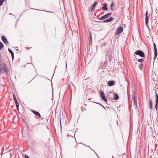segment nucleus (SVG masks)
<instances>
[{"label": "nucleus", "instance_id": "obj_1", "mask_svg": "<svg viewBox=\"0 0 158 158\" xmlns=\"http://www.w3.org/2000/svg\"><path fill=\"white\" fill-rule=\"evenodd\" d=\"M9 72V69L5 63H0V75L4 73H7Z\"/></svg>", "mask_w": 158, "mask_h": 158}, {"label": "nucleus", "instance_id": "obj_2", "mask_svg": "<svg viewBox=\"0 0 158 158\" xmlns=\"http://www.w3.org/2000/svg\"><path fill=\"white\" fill-rule=\"evenodd\" d=\"M136 97V94L135 92H134L133 93L132 95V101L133 105L135 107V108H136L137 107V101L135 99V97Z\"/></svg>", "mask_w": 158, "mask_h": 158}, {"label": "nucleus", "instance_id": "obj_3", "mask_svg": "<svg viewBox=\"0 0 158 158\" xmlns=\"http://www.w3.org/2000/svg\"><path fill=\"white\" fill-rule=\"evenodd\" d=\"M135 54L141 57H145V55L143 52L140 50H137L135 52Z\"/></svg>", "mask_w": 158, "mask_h": 158}, {"label": "nucleus", "instance_id": "obj_4", "mask_svg": "<svg viewBox=\"0 0 158 158\" xmlns=\"http://www.w3.org/2000/svg\"><path fill=\"white\" fill-rule=\"evenodd\" d=\"M100 94L101 96V98H102V100H103L104 101H105L106 103H107V98L105 97V95L104 92L101 90L100 92Z\"/></svg>", "mask_w": 158, "mask_h": 158}, {"label": "nucleus", "instance_id": "obj_5", "mask_svg": "<svg viewBox=\"0 0 158 158\" xmlns=\"http://www.w3.org/2000/svg\"><path fill=\"white\" fill-rule=\"evenodd\" d=\"M156 94V103H155V109L156 111H157L158 108V94L157 92H155Z\"/></svg>", "mask_w": 158, "mask_h": 158}, {"label": "nucleus", "instance_id": "obj_6", "mask_svg": "<svg viewBox=\"0 0 158 158\" xmlns=\"http://www.w3.org/2000/svg\"><path fill=\"white\" fill-rule=\"evenodd\" d=\"M148 11H147L146 13V15H145V25L146 27H148V21H149V17L148 16Z\"/></svg>", "mask_w": 158, "mask_h": 158}, {"label": "nucleus", "instance_id": "obj_7", "mask_svg": "<svg viewBox=\"0 0 158 158\" xmlns=\"http://www.w3.org/2000/svg\"><path fill=\"white\" fill-rule=\"evenodd\" d=\"M123 29L122 27H118L116 31L115 34L116 35L119 34L123 32Z\"/></svg>", "mask_w": 158, "mask_h": 158}, {"label": "nucleus", "instance_id": "obj_8", "mask_svg": "<svg viewBox=\"0 0 158 158\" xmlns=\"http://www.w3.org/2000/svg\"><path fill=\"white\" fill-rule=\"evenodd\" d=\"M153 45L154 50V59H155L156 58L157 55V49L156 44L154 43H153Z\"/></svg>", "mask_w": 158, "mask_h": 158}, {"label": "nucleus", "instance_id": "obj_9", "mask_svg": "<svg viewBox=\"0 0 158 158\" xmlns=\"http://www.w3.org/2000/svg\"><path fill=\"white\" fill-rule=\"evenodd\" d=\"M111 14H112L111 13H107L105 15L100 17V18L98 19L100 20H102L105 19L109 17V16L110 15H111Z\"/></svg>", "mask_w": 158, "mask_h": 158}, {"label": "nucleus", "instance_id": "obj_10", "mask_svg": "<svg viewBox=\"0 0 158 158\" xmlns=\"http://www.w3.org/2000/svg\"><path fill=\"white\" fill-rule=\"evenodd\" d=\"M115 82L114 81H109L107 82V85L111 87L115 85Z\"/></svg>", "mask_w": 158, "mask_h": 158}, {"label": "nucleus", "instance_id": "obj_11", "mask_svg": "<svg viewBox=\"0 0 158 158\" xmlns=\"http://www.w3.org/2000/svg\"><path fill=\"white\" fill-rule=\"evenodd\" d=\"M98 4V2L95 1L93 5L90 6V8L91 9V11H93L95 10V7Z\"/></svg>", "mask_w": 158, "mask_h": 158}, {"label": "nucleus", "instance_id": "obj_12", "mask_svg": "<svg viewBox=\"0 0 158 158\" xmlns=\"http://www.w3.org/2000/svg\"><path fill=\"white\" fill-rule=\"evenodd\" d=\"M157 22V20L156 19H155L153 20L152 19V21H151V23H152V25L153 23H155V24H156L155 27L156 29H157V30H158V22Z\"/></svg>", "mask_w": 158, "mask_h": 158}, {"label": "nucleus", "instance_id": "obj_13", "mask_svg": "<svg viewBox=\"0 0 158 158\" xmlns=\"http://www.w3.org/2000/svg\"><path fill=\"white\" fill-rule=\"evenodd\" d=\"M148 105L150 109H152V101L151 98H149V99Z\"/></svg>", "mask_w": 158, "mask_h": 158}, {"label": "nucleus", "instance_id": "obj_14", "mask_svg": "<svg viewBox=\"0 0 158 158\" xmlns=\"http://www.w3.org/2000/svg\"><path fill=\"white\" fill-rule=\"evenodd\" d=\"M113 20V18L112 17H110V18H109L108 19H105L103 21V23H105L110 22L112 21Z\"/></svg>", "mask_w": 158, "mask_h": 158}, {"label": "nucleus", "instance_id": "obj_15", "mask_svg": "<svg viewBox=\"0 0 158 158\" xmlns=\"http://www.w3.org/2000/svg\"><path fill=\"white\" fill-rule=\"evenodd\" d=\"M1 38L2 41L5 44H7V43H8V41L5 36H2Z\"/></svg>", "mask_w": 158, "mask_h": 158}, {"label": "nucleus", "instance_id": "obj_16", "mask_svg": "<svg viewBox=\"0 0 158 158\" xmlns=\"http://www.w3.org/2000/svg\"><path fill=\"white\" fill-rule=\"evenodd\" d=\"M31 111L33 114H35V115L38 116L40 118H41V115L40 113L37 111L34 110H31Z\"/></svg>", "mask_w": 158, "mask_h": 158}, {"label": "nucleus", "instance_id": "obj_17", "mask_svg": "<svg viewBox=\"0 0 158 158\" xmlns=\"http://www.w3.org/2000/svg\"><path fill=\"white\" fill-rule=\"evenodd\" d=\"M107 4L106 3H104L103 6L102 7V9L103 10H107L108 9L107 7Z\"/></svg>", "mask_w": 158, "mask_h": 158}, {"label": "nucleus", "instance_id": "obj_18", "mask_svg": "<svg viewBox=\"0 0 158 158\" xmlns=\"http://www.w3.org/2000/svg\"><path fill=\"white\" fill-rule=\"evenodd\" d=\"M8 50L9 52L11 54L12 59L13 60L14 59V53L9 48H8Z\"/></svg>", "mask_w": 158, "mask_h": 158}, {"label": "nucleus", "instance_id": "obj_19", "mask_svg": "<svg viewBox=\"0 0 158 158\" xmlns=\"http://www.w3.org/2000/svg\"><path fill=\"white\" fill-rule=\"evenodd\" d=\"M114 100H117L119 98V96L116 93L114 94Z\"/></svg>", "mask_w": 158, "mask_h": 158}, {"label": "nucleus", "instance_id": "obj_20", "mask_svg": "<svg viewBox=\"0 0 158 158\" xmlns=\"http://www.w3.org/2000/svg\"><path fill=\"white\" fill-rule=\"evenodd\" d=\"M114 6V3L113 2H112L110 5V9L112 11H113L114 9V8L113 7Z\"/></svg>", "mask_w": 158, "mask_h": 158}, {"label": "nucleus", "instance_id": "obj_21", "mask_svg": "<svg viewBox=\"0 0 158 158\" xmlns=\"http://www.w3.org/2000/svg\"><path fill=\"white\" fill-rule=\"evenodd\" d=\"M13 99H14L15 103H16L18 102L17 100L15 94H14L13 95Z\"/></svg>", "mask_w": 158, "mask_h": 158}, {"label": "nucleus", "instance_id": "obj_22", "mask_svg": "<svg viewBox=\"0 0 158 158\" xmlns=\"http://www.w3.org/2000/svg\"><path fill=\"white\" fill-rule=\"evenodd\" d=\"M143 64H142V63L139 64L138 65L139 68L140 69L142 70V67H143Z\"/></svg>", "mask_w": 158, "mask_h": 158}, {"label": "nucleus", "instance_id": "obj_23", "mask_svg": "<svg viewBox=\"0 0 158 158\" xmlns=\"http://www.w3.org/2000/svg\"><path fill=\"white\" fill-rule=\"evenodd\" d=\"M3 47V44L1 42H0V50H1Z\"/></svg>", "mask_w": 158, "mask_h": 158}, {"label": "nucleus", "instance_id": "obj_24", "mask_svg": "<svg viewBox=\"0 0 158 158\" xmlns=\"http://www.w3.org/2000/svg\"><path fill=\"white\" fill-rule=\"evenodd\" d=\"M15 104H16V109L18 110H19V103L18 102L16 103H15Z\"/></svg>", "mask_w": 158, "mask_h": 158}, {"label": "nucleus", "instance_id": "obj_25", "mask_svg": "<svg viewBox=\"0 0 158 158\" xmlns=\"http://www.w3.org/2000/svg\"><path fill=\"white\" fill-rule=\"evenodd\" d=\"M137 60L140 63H142L143 61V59H139Z\"/></svg>", "mask_w": 158, "mask_h": 158}, {"label": "nucleus", "instance_id": "obj_26", "mask_svg": "<svg viewBox=\"0 0 158 158\" xmlns=\"http://www.w3.org/2000/svg\"><path fill=\"white\" fill-rule=\"evenodd\" d=\"M5 0H0V6H1L3 4V2Z\"/></svg>", "mask_w": 158, "mask_h": 158}, {"label": "nucleus", "instance_id": "obj_27", "mask_svg": "<svg viewBox=\"0 0 158 158\" xmlns=\"http://www.w3.org/2000/svg\"><path fill=\"white\" fill-rule=\"evenodd\" d=\"M89 40L90 43L91 44L92 40V37H91V36H90Z\"/></svg>", "mask_w": 158, "mask_h": 158}, {"label": "nucleus", "instance_id": "obj_28", "mask_svg": "<svg viewBox=\"0 0 158 158\" xmlns=\"http://www.w3.org/2000/svg\"><path fill=\"white\" fill-rule=\"evenodd\" d=\"M71 84H72V85L74 87V89H73L74 90H75V89H76V87H75V86H74V85L73 84V83H72Z\"/></svg>", "mask_w": 158, "mask_h": 158}, {"label": "nucleus", "instance_id": "obj_29", "mask_svg": "<svg viewBox=\"0 0 158 158\" xmlns=\"http://www.w3.org/2000/svg\"><path fill=\"white\" fill-rule=\"evenodd\" d=\"M156 15H155V18H156L158 17V15H157V13L156 12Z\"/></svg>", "mask_w": 158, "mask_h": 158}, {"label": "nucleus", "instance_id": "obj_30", "mask_svg": "<svg viewBox=\"0 0 158 158\" xmlns=\"http://www.w3.org/2000/svg\"><path fill=\"white\" fill-rule=\"evenodd\" d=\"M25 158H30L29 156H27V155H25Z\"/></svg>", "mask_w": 158, "mask_h": 158}, {"label": "nucleus", "instance_id": "obj_31", "mask_svg": "<svg viewBox=\"0 0 158 158\" xmlns=\"http://www.w3.org/2000/svg\"><path fill=\"white\" fill-rule=\"evenodd\" d=\"M31 9L35 10H37L44 11L43 10H39L38 9H33V8H31Z\"/></svg>", "mask_w": 158, "mask_h": 158}, {"label": "nucleus", "instance_id": "obj_32", "mask_svg": "<svg viewBox=\"0 0 158 158\" xmlns=\"http://www.w3.org/2000/svg\"><path fill=\"white\" fill-rule=\"evenodd\" d=\"M100 105L102 107H103V108H104L105 109H106L105 108V107L103 106L102 105V104H100Z\"/></svg>", "mask_w": 158, "mask_h": 158}, {"label": "nucleus", "instance_id": "obj_33", "mask_svg": "<svg viewBox=\"0 0 158 158\" xmlns=\"http://www.w3.org/2000/svg\"><path fill=\"white\" fill-rule=\"evenodd\" d=\"M89 34L90 36H91V37H92V35H91V32H89Z\"/></svg>", "mask_w": 158, "mask_h": 158}, {"label": "nucleus", "instance_id": "obj_34", "mask_svg": "<svg viewBox=\"0 0 158 158\" xmlns=\"http://www.w3.org/2000/svg\"><path fill=\"white\" fill-rule=\"evenodd\" d=\"M45 11L47 12H52L51 11Z\"/></svg>", "mask_w": 158, "mask_h": 158}, {"label": "nucleus", "instance_id": "obj_35", "mask_svg": "<svg viewBox=\"0 0 158 158\" xmlns=\"http://www.w3.org/2000/svg\"><path fill=\"white\" fill-rule=\"evenodd\" d=\"M69 86L70 88V89H71V86H70V85H69Z\"/></svg>", "mask_w": 158, "mask_h": 158}, {"label": "nucleus", "instance_id": "obj_36", "mask_svg": "<svg viewBox=\"0 0 158 158\" xmlns=\"http://www.w3.org/2000/svg\"><path fill=\"white\" fill-rule=\"evenodd\" d=\"M97 103V104H99V105H100V103Z\"/></svg>", "mask_w": 158, "mask_h": 158}, {"label": "nucleus", "instance_id": "obj_37", "mask_svg": "<svg viewBox=\"0 0 158 158\" xmlns=\"http://www.w3.org/2000/svg\"><path fill=\"white\" fill-rule=\"evenodd\" d=\"M56 66H55V69H56Z\"/></svg>", "mask_w": 158, "mask_h": 158}, {"label": "nucleus", "instance_id": "obj_38", "mask_svg": "<svg viewBox=\"0 0 158 158\" xmlns=\"http://www.w3.org/2000/svg\"><path fill=\"white\" fill-rule=\"evenodd\" d=\"M9 15H12V14L11 13H10Z\"/></svg>", "mask_w": 158, "mask_h": 158}, {"label": "nucleus", "instance_id": "obj_39", "mask_svg": "<svg viewBox=\"0 0 158 158\" xmlns=\"http://www.w3.org/2000/svg\"><path fill=\"white\" fill-rule=\"evenodd\" d=\"M87 146L88 147H89L91 149V148H90V147L89 146Z\"/></svg>", "mask_w": 158, "mask_h": 158}, {"label": "nucleus", "instance_id": "obj_40", "mask_svg": "<svg viewBox=\"0 0 158 158\" xmlns=\"http://www.w3.org/2000/svg\"><path fill=\"white\" fill-rule=\"evenodd\" d=\"M110 94H112V93H110Z\"/></svg>", "mask_w": 158, "mask_h": 158}, {"label": "nucleus", "instance_id": "obj_41", "mask_svg": "<svg viewBox=\"0 0 158 158\" xmlns=\"http://www.w3.org/2000/svg\"><path fill=\"white\" fill-rule=\"evenodd\" d=\"M71 93H72V90H71Z\"/></svg>", "mask_w": 158, "mask_h": 158}, {"label": "nucleus", "instance_id": "obj_42", "mask_svg": "<svg viewBox=\"0 0 158 158\" xmlns=\"http://www.w3.org/2000/svg\"><path fill=\"white\" fill-rule=\"evenodd\" d=\"M112 157L113 158H114L113 156H112Z\"/></svg>", "mask_w": 158, "mask_h": 158}]
</instances>
